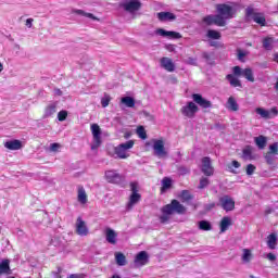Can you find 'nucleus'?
I'll return each instance as SVG.
<instances>
[{
  "mask_svg": "<svg viewBox=\"0 0 278 278\" xmlns=\"http://www.w3.org/2000/svg\"><path fill=\"white\" fill-rule=\"evenodd\" d=\"M186 212H188V208H186L184 204L177 200H172L169 204H166L161 208V215L159 217L160 223L164 225L170 220L173 214H186Z\"/></svg>",
  "mask_w": 278,
  "mask_h": 278,
  "instance_id": "nucleus-1",
  "label": "nucleus"
},
{
  "mask_svg": "<svg viewBox=\"0 0 278 278\" xmlns=\"http://www.w3.org/2000/svg\"><path fill=\"white\" fill-rule=\"evenodd\" d=\"M134 144H136L134 140L119 143L117 147L113 148V151H109V155L115 160H127L130 155L129 151L134 149Z\"/></svg>",
  "mask_w": 278,
  "mask_h": 278,
  "instance_id": "nucleus-2",
  "label": "nucleus"
},
{
  "mask_svg": "<svg viewBox=\"0 0 278 278\" xmlns=\"http://www.w3.org/2000/svg\"><path fill=\"white\" fill-rule=\"evenodd\" d=\"M215 10L217 12V16H220L223 21L227 23V21L233 18L236 16V11L233 7L225 3L216 4Z\"/></svg>",
  "mask_w": 278,
  "mask_h": 278,
  "instance_id": "nucleus-3",
  "label": "nucleus"
},
{
  "mask_svg": "<svg viewBox=\"0 0 278 278\" xmlns=\"http://www.w3.org/2000/svg\"><path fill=\"white\" fill-rule=\"evenodd\" d=\"M245 16L249 21H254V23L261 25V27H266V17L263 13L255 12V9L252 7L245 9Z\"/></svg>",
  "mask_w": 278,
  "mask_h": 278,
  "instance_id": "nucleus-4",
  "label": "nucleus"
},
{
  "mask_svg": "<svg viewBox=\"0 0 278 278\" xmlns=\"http://www.w3.org/2000/svg\"><path fill=\"white\" fill-rule=\"evenodd\" d=\"M130 197H129V202L127 204L128 210H131V207H134V205H136V203H138L141 199L140 193V186L138 185V182H130Z\"/></svg>",
  "mask_w": 278,
  "mask_h": 278,
  "instance_id": "nucleus-5",
  "label": "nucleus"
},
{
  "mask_svg": "<svg viewBox=\"0 0 278 278\" xmlns=\"http://www.w3.org/2000/svg\"><path fill=\"white\" fill-rule=\"evenodd\" d=\"M75 233L77 236H80L81 238H86L90 233V229L88 228V224H86V220L81 218V216H78L75 224H74Z\"/></svg>",
  "mask_w": 278,
  "mask_h": 278,
  "instance_id": "nucleus-6",
  "label": "nucleus"
},
{
  "mask_svg": "<svg viewBox=\"0 0 278 278\" xmlns=\"http://www.w3.org/2000/svg\"><path fill=\"white\" fill-rule=\"evenodd\" d=\"M180 112L186 118H194L199 112V105L194 101H189L180 109Z\"/></svg>",
  "mask_w": 278,
  "mask_h": 278,
  "instance_id": "nucleus-7",
  "label": "nucleus"
},
{
  "mask_svg": "<svg viewBox=\"0 0 278 278\" xmlns=\"http://www.w3.org/2000/svg\"><path fill=\"white\" fill-rule=\"evenodd\" d=\"M119 7L123 8L125 12H128L129 14H134L135 12H138L142 8V2L140 0H124Z\"/></svg>",
  "mask_w": 278,
  "mask_h": 278,
  "instance_id": "nucleus-8",
  "label": "nucleus"
},
{
  "mask_svg": "<svg viewBox=\"0 0 278 278\" xmlns=\"http://www.w3.org/2000/svg\"><path fill=\"white\" fill-rule=\"evenodd\" d=\"M91 134L93 141L91 143V150L94 151L101 147V143L103 142L101 140V127L99 124H91Z\"/></svg>",
  "mask_w": 278,
  "mask_h": 278,
  "instance_id": "nucleus-9",
  "label": "nucleus"
},
{
  "mask_svg": "<svg viewBox=\"0 0 278 278\" xmlns=\"http://www.w3.org/2000/svg\"><path fill=\"white\" fill-rule=\"evenodd\" d=\"M152 149L156 157H161V159L168 157V151H166V148L164 147V140L154 139Z\"/></svg>",
  "mask_w": 278,
  "mask_h": 278,
  "instance_id": "nucleus-10",
  "label": "nucleus"
},
{
  "mask_svg": "<svg viewBox=\"0 0 278 278\" xmlns=\"http://www.w3.org/2000/svg\"><path fill=\"white\" fill-rule=\"evenodd\" d=\"M218 205L224 208L225 212H233L236 210V201L229 195L219 198Z\"/></svg>",
  "mask_w": 278,
  "mask_h": 278,
  "instance_id": "nucleus-11",
  "label": "nucleus"
},
{
  "mask_svg": "<svg viewBox=\"0 0 278 278\" xmlns=\"http://www.w3.org/2000/svg\"><path fill=\"white\" fill-rule=\"evenodd\" d=\"M149 264V253L147 251H141L136 254L134 260V268H142V266H147Z\"/></svg>",
  "mask_w": 278,
  "mask_h": 278,
  "instance_id": "nucleus-12",
  "label": "nucleus"
},
{
  "mask_svg": "<svg viewBox=\"0 0 278 278\" xmlns=\"http://www.w3.org/2000/svg\"><path fill=\"white\" fill-rule=\"evenodd\" d=\"M203 23H205V25H217V27H225V25H227V22L224 21L218 14L206 15L203 17Z\"/></svg>",
  "mask_w": 278,
  "mask_h": 278,
  "instance_id": "nucleus-13",
  "label": "nucleus"
},
{
  "mask_svg": "<svg viewBox=\"0 0 278 278\" xmlns=\"http://www.w3.org/2000/svg\"><path fill=\"white\" fill-rule=\"evenodd\" d=\"M191 97H192L193 103H195V105H199L200 108H203L204 110L212 108V101L203 98V96H201V93H193Z\"/></svg>",
  "mask_w": 278,
  "mask_h": 278,
  "instance_id": "nucleus-14",
  "label": "nucleus"
},
{
  "mask_svg": "<svg viewBox=\"0 0 278 278\" xmlns=\"http://www.w3.org/2000/svg\"><path fill=\"white\" fill-rule=\"evenodd\" d=\"M105 179L109 184H121L125 177H123V175L118 174L116 170H106Z\"/></svg>",
  "mask_w": 278,
  "mask_h": 278,
  "instance_id": "nucleus-15",
  "label": "nucleus"
},
{
  "mask_svg": "<svg viewBox=\"0 0 278 278\" xmlns=\"http://www.w3.org/2000/svg\"><path fill=\"white\" fill-rule=\"evenodd\" d=\"M104 236L109 244H116L118 242V232L110 227L104 229Z\"/></svg>",
  "mask_w": 278,
  "mask_h": 278,
  "instance_id": "nucleus-16",
  "label": "nucleus"
},
{
  "mask_svg": "<svg viewBox=\"0 0 278 278\" xmlns=\"http://www.w3.org/2000/svg\"><path fill=\"white\" fill-rule=\"evenodd\" d=\"M202 173L206 175V177H212L214 175V167L212 166V160L207 156L202 159Z\"/></svg>",
  "mask_w": 278,
  "mask_h": 278,
  "instance_id": "nucleus-17",
  "label": "nucleus"
},
{
  "mask_svg": "<svg viewBox=\"0 0 278 278\" xmlns=\"http://www.w3.org/2000/svg\"><path fill=\"white\" fill-rule=\"evenodd\" d=\"M161 66L168 73H175V63L173 62V59L163 56L161 59Z\"/></svg>",
  "mask_w": 278,
  "mask_h": 278,
  "instance_id": "nucleus-18",
  "label": "nucleus"
},
{
  "mask_svg": "<svg viewBox=\"0 0 278 278\" xmlns=\"http://www.w3.org/2000/svg\"><path fill=\"white\" fill-rule=\"evenodd\" d=\"M5 149H9V151H18L21 149H23V142H21V140L18 139H14L11 141H7L4 143Z\"/></svg>",
  "mask_w": 278,
  "mask_h": 278,
  "instance_id": "nucleus-19",
  "label": "nucleus"
},
{
  "mask_svg": "<svg viewBox=\"0 0 278 278\" xmlns=\"http://www.w3.org/2000/svg\"><path fill=\"white\" fill-rule=\"evenodd\" d=\"M156 34L159 36H163V38H176V39L181 38V34L177 31H168V30H165L164 28L156 29Z\"/></svg>",
  "mask_w": 278,
  "mask_h": 278,
  "instance_id": "nucleus-20",
  "label": "nucleus"
},
{
  "mask_svg": "<svg viewBox=\"0 0 278 278\" xmlns=\"http://www.w3.org/2000/svg\"><path fill=\"white\" fill-rule=\"evenodd\" d=\"M226 110H229V112H238V110H240L238 101H236V98H233L232 96L229 97L226 102Z\"/></svg>",
  "mask_w": 278,
  "mask_h": 278,
  "instance_id": "nucleus-21",
  "label": "nucleus"
},
{
  "mask_svg": "<svg viewBox=\"0 0 278 278\" xmlns=\"http://www.w3.org/2000/svg\"><path fill=\"white\" fill-rule=\"evenodd\" d=\"M77 201L80 203V205H86V203H88V194L86 193V189H84V187H78Z\"/></svg>",
  "mask_w": 278,
  "mask_h": 278,
  "instance_id": "nucleus-22",
  "label": "nucleus"
},
{
  "mask_svg": "<svg viewBox=\"0 0 278 278\" xmlns=\"http://www.w3.org/2000/svg\"><path fill=\"white\" fill-rule=\"evenodd\" d=\"M242 159L249 162H251L252 160H255V154H253V147L247 146L242 150Z\"/></svg>",
  "mask_w": 278,
  "mask_h": 278,
  "instance_id": "nucleus-23",
  "label": "nucleus"
},
{
  "mask_svg": "<svg viewBox=\"0 0 278 278\" xmlns=\"http://www.w3.org/2000/svg\"><path fill=\"white\" fill-rule=\"evenodd\" d=\"M231 225H232L231 217H229V216L223 217L219 223L220 233H225V231H227V229H229V227H231Z\"/></svg>",
  "mask_w": 278,
  "mask_h": 278,
  "instance_id": "nucleus-24",
  "label": "nucleus"
},
{
  "mask_svg": "<svg viewBox=\"0 0 278 278\" xmlns=\"http://www.w3.org/2000/svg\"><path fill=\"white\" fill-rule=\"evenodd\" d=\"M156 16H157L159 21H161L163 23L166 21H175V18H177V16L170 12H160V13H156Z\"/></svg>",
  "mask_w": 278,
  "mask_h": 278,
  "instance_id": "nucleus-25",
  "label": "nucleus"
},
{
  "mask_svg": "<svg viewBox=\"0 0 278 278\" xmlns=\"http://www.w3.org/2000/svg\"><path fill=\"white\" fill-rule=\"evenodd\" d=\"M241 261L243 264H251V262L253 261V252L250 249H243Z\"/></svg>",
  "mask_w": 278,
  "mask_h": 278,
  "instance_id": "nucleus-26",
  "label": "nucleus"
},
{
  "mask_svg": "<svg viewBox=\"0 0 278 278\" xmlns=\"http://www.w3.org/2000/svg\"><path fill=\"white\" fill-rule=\"evenodd\" d=\"M58 112V102H52L48 104L45 109V116L46 118H49V116H53Z\"/></svg>",
  "mask_w": 278,
  "mask_h": 278,
  "instance_id": "nucleus-27",
  "label": "nucleus"
},
{
  "mask_svg": "<svg viewBox=\"0 0 278 278\" xmlns=\"http://www.w3.org/2000/svg\"><path fill=\"white\" fill-rule=\"evenodd\" d=\"M254 142H255V144H256V147L258 148V149H266V144H267V142H268V138H266L265 136H258V137H256L255 139H254Z\"/></svg>",
  "mask_w": 278,
  "mask_h": 278,
  "instance_id": "nucleus-28",
  "label": "nucleus"
},
{
  "mask_svg": "<svg viewBox=\"0 0 278 278\" xmlns=\"http://www.w3.org/2000/svg\"><path fill=\"white\" fill-rule=\"evenodd\" d=\"M10 260H4L0 263V275H10Z\"/></svg>",
  "mask_w": 278,
  "mask_h": 278,
  "instance_id": "nucleus-29",
  "label": "nucleus"
},
{
  "mask_svg": "<svg viewBox=\"0 0 278 278\" xmlns=\"http://www.w3.org/2000/svg\"><path fill=\"white\" fill-rule=\"evenodd\" d=\"M115 262L117 266H126L127 265V257L122 252L115 253Z\"/></svg>",
  "mask_w": 278,
  "mask_h": 278,
  "instance_id": "nucleus-30",
  "label": "nucleus"
},
{
  "mask_svg": "<svg viewBox=\"0 0 278 278\" xmlns=\"http://www.w3.org/2000/svg\"><path fill=\"white\" fill-rule=\"evenodd\" d=\"M226 79H228L230 86L233 88H242V83H240V79L236 78V76L228 74Z\"/></svg>",
  "mask_w": 278,
  "mask_h": 278,
  "instance_id": "nucleus-31",
  "label": "nucleus"
},
{
  "mask_svg": "<svg viewBox=\"0 0 278 278\" xmlns=\"http://www.w3.org/2000/svg\"><path fill=\"white\" fill-rule=\"evenodd\" d=\"M121 103L126 108H136V100L132 97H124L121 99Z\"/></svg>",
  "mask_w": 278,
  "mask_h": 278,
  "instance_id": "nucleus-32",
  "label": "nucleus"
},
{
  "mask_svg": "<svg viewBox=\"0 0 278 278\" xmlns=\"http://www.w3.org/2000/svg\"><path fill=\"white\" fill-rule=\"evenodd\" d=\"M273 45H275V38L266 37L263 39V47L266 51H273Z\"/></svg>",
  "mask_w": 278,
  "mask_h": 278,
  "instance_id": "nucleus-33",
  "label": "nucleus"
},
{
  "mask_svg": "<svg viewBox=\"0 0 278 278\" xmlns=\"http://www.w3.org/2000/svg\"><path fill=\"white\" fill-rule=\"evenodd\" d=\"M267 247L269 249H277V235L276 233H270L267 237Z\"/></svg>",
  "mask_w": 278,
  "mask_h": 278,
  "instance_id": "nucleus-34",
  "label": "nucleus"
},
{
  "mask_svg": "<svg viewBox=\"0 0 278 278\" xmlns=\"http://www.w3.org/2000/svg\"><path fill=\"white\" fill-rule=\"evenodd\" d=\"M255 112L261 116V118H264L265 121L270 119V112L264 108H256Z\"/></svg>",
  "mask_w": 278,
  "mask_h": 278,
  "instance_id": "nucleus-35",
  "label": "nucleus"
},
{
  "mask_svg": "<svg viewBox=\"0 0 278 278\" xmlns=\"http://www.w3.org/2000/svg\"><path fill=\"white\" fill-rule=\"evenodd\" d=\"M242 77H245L248 81H255V76H253V70H251V67H247L245 70H243Z\"/></svg>",
  "mask_w": 278,
  "mask_h": 278,
  "instance_id": "nucleus-36",
  "label": "nucleus"
},
{
  "mask_svg": "<svg viewBox=\"0 0 278 278\" xmlns=\"http://www.w3.org/2000/svg\"><path fill=\"white\" fill-rule=\"evenodd\" d=\"M179 197H180L182 203H188L189 201H192V199H193L190 191H188V190L181 191Z\"/></svg>",
  "mask_w": 278,
  "mask_h": 278,
  "instance_id": "nucleus-37",
  "label": "nucleus"
},
{
  "mask_svg": "<svg viewBox=\"0 0 278 278\" xmlns=\"http://www.w3.org/2000/svg\"><path fill=\"white\" fill-rule=\"evenodd\" d=\"M199 229H201V231H212V224H210V222L207 220H201L199 222Z\"/></svg>",
  "mask_w": 278,
  "mask_h": 278,
  "instance_id": "nucleus-38",
  "label": "nucleus"
},
{
  "mask_svg": "<svg viewBox=\"0 0 278 278\" xmlns=\"http://www.w3.org/2000/svg\"><path fill=\"white\" fill-rule=\"evenodd\" d=\"M74 14L86 16L87 18H91L92 21H99V18L94 16L92 13H86L84 10H74Z\"/></svg>",
  "mask_w": 278,
  "mask_h": 278,
  "instance_id": "nucleus-39",
  "label": "nucleus"
},
{
  "mask_svg": "<svg viewBox=\"0 0 278 278\" xmlns=\"http://www.w3.org/2000/svg\"><path fill=\"white\" fill-rule=\"evenodd\" d=\"M206 36L212 40H220V33H218V30L208 29Z\"/></svg>",
  "mask_w": 278,
  "mask_h": 278,
  "instance_id": "nucleus-40",
  "label": "nucleus"
},
{
  "mask_svg": "<svg viewBox=\"0 0 278 278\" xmlns=\"http://www.w3.org/2000/svg\"><path fill=\"white\" fill-rule=\"evenodd\" d=\"M170 186H173V180H170V178H164L162 180V192H165V190H168V188H170Z\"/></svg>",
  "mask_w": 278,
  "mask_h": 278,
  "instance_id": "nucleus-41",
  "label": "nucleus"
},
{
  "mask_svg": "<svg viewBox=\"0 0 278 278\" xmlns=\"http://www.w3.org/2000/svg\"><path fill=\"white\" fill-rule=\"evenodd\" d=\"M247 55H249V51H244L242 49H237V58H238L239 62H244V58H247Z\"/></svg>",
  "mask_w": 278,
  "mask_h": 278,
  "instance_id": "nucleus-42",
  "label": "nucleus"
},
{
  "mask_svg": "<svg viewBox=\"0 0 278 278\" xmlns=\"http://www.w3.org/2000/svg\"><path fill=\"white\" fill-rule=\"evenodd\" d=\"M112 101V97L110 94L105 93L103 98L101 99V105L102 108H108L110 105V102Z\"/></svg>",
  "mask_w": 278,
  "mask_h": 278,
  "instance_id": "nucleus-43",
  "label": "nucleus"
},
{
  "mask_svg": "<svg viewBox=\"0 0 278 278\" xmlns=\"http://www.w3.org/2000/svg\"><path fill=\"white\" fill-rule=\"evenodd\" d=\"M265 161L267 164L271 165L275 163V154L270 153V152H266L264 154Z\"/></svg>",
  "mask_w": 278,
  "mask_h": 278,
  "instance_id": "nucleus-44",
  "label": "nucleus"
},
{
  "mask_svg": "<svg viewBox=\"0 0 278 278\" xmlns=\"http://www.w3.org/2000/svg\"><path fill=\"white\" fill-rule=\"evenodd\" d=\"M137 136H139V138H141V140H147V130H144V127L139 126L137 128Z\"/></svg>",
  "mask_w": 278,
  "mask_h": 278,
  "instance_id": "nucleus-45",
  "label": "nucleus"
},
{
  "mask_svg": "<svg viewBox=\"0 0 278 278\" xmlns=\"http://www.w3.org/2000/svg\"><path fill=\"white\" fill-rule=\"evenodd\" d=\"M267 152L271 153L273 155H278V142L269 144V150Z\"/></svg>",
  "mask_w": 278,
  "mask_h": 278,
  "instance_id": "nucleus-46",
  "label": "nucleus"
},
{
  "mask_svg": "<svg viewBox=\"0 0 278 278\" xmlns=\"http://www.w3.org/2000/svg\"><path fill=\"white\" fill-rule=\"evenodd\" d=\"M207 186H210V179H207L205 177L201 178L199 189L203 190V188H207Z\"/></svg>",
  "mask_w": 278,
  "mask_h": 278,
  "instance_id": "nucleus-47",
  "label": "nucleus"
},
{
  "mask_svg": "<svg viewBox=\"0 0 278 278\" xmlns=\"http://www.w3.org/2000/svg\"><path fill=\"white\" fill-rule=\"evenodd\" d=\"M67 116H68V112H66V111H60V112L58 113V119H59L61 123L64 122V119L67 118Z\"/></svg>",
  "mask_w": 278,
  "mask_h": 278,
  "instance_id": "nucleus-48",
  "label": "nucleus"
},
{
  "mask_svg": "<svg viewBox=\"0 0 278 278\" xmlns=\"http://www.w3.org/2000/svg\"><path fill=\"white\" fill-rule=\"evenodd\" d=\"M62 146L60 143H51L50 144V151H52V153H58V151H60V148Z\"/></svg>",
  "mask_w": 278,
  "mask_h": 278,
  "instance_id": "nucleus-49",
  "label": "nucleus"
},
{
  "mask_svg": "<svg viewBox=\"0 0 278 278\" xmlns=\"http://www.w3.org/2000/svg\"><path fill=\"white\" fill-rule=\"evenodd\" d=\"M245 172H247V175H253V173H255V165L249 164V165L247 166Z\"/></svg>",
  "mask_w": 278,
  "mask_h": 278,
  "instance_id": "nucleus-50",
  "label": "nucleus"
},
{
  "mask_svg": "<svg viewBox=\"0 0 278 278\" xmlns=\"http://www.w3.org/2000/svg\"><path fill=\"white\" fill-rule=\"evenodd\" d=\"M232 71H233V75H236L237 77H240V75H242L244 70H242L240 66H235Z\"/></svg>",
  "mask_w": 278,
  "mask_h": 278,
  "instance_id": "nucleus-51",
  "label": "nucleus"
},
{
  "mask_svg": "<svg viewBox=\"0 0 278 278\" xmlns=\"http://www.w3.org/2000/svg\"><path fill=\"white\" fill-rule=\"evenodd\" d=\"M178 173L179 175H188V173H190V168L181 166L178 168Z\"/></svg>",
  "mask_w": 278,
  "mask_h": 278,
  "instance_id": "nucleus-52",
  "label": "nucleus"
},
{
  "mask_svg": "<svg viewBox=\"0 0 278 278\" xmlns=\"http://www.w3.org/2000/svg\"><path fill=\"white\" fill-rule=\"evenodd\" d=\"M268 112H269L270 118H273L274 116H277L278 114V110L276 106L271 108Z\"/></svg>",
  "mask_w": 278,
  "mask_h": 278,
  "instance_id": "nucleus-53",
  "label": "nucleus"
},
{
  "mask_svg": "<svg viewBox=\"0 0 278 278\" xmlns=\"http://www.w3.org/2000/svg\"><path fill=\"white\" fill-rule=\"evenodd\" d=\"M33 23H34V18L30 17V18H27V20H26L25 25H26V27H28L29 29H31Z\"/></svg>",
  "mask_w": 278,
  "mask_h": 278,
  "instance_id": "nucleus-54",
  "label": "nucleus"
},
{
  "mask_svg": "<svg viewBox=\"0 0 278 278\" xmlns=\"http://www.w3.org/2000/svg\"><path fill=\"white\" fill-rule=\"evenodd\" d=\"M267 260H269V262H275V260H277V256L273 253H268L267 254Z\"/></svg>",
  "mask_w": 278,
  "mask_h": 278,
  "instance_id": "nucleus-55",
  "label": "nucleus"
},
{
  "mask_svg": "<svg viewBox=\"0 0 278 278\" xmlns=\"http://www.w3.org/2000/svg\"><path fill=\"white\" fill-rule=\"evenodd\" d=\"M214 207H216V204H215V203H211V204H206V205H205V210H206L207 212H210V210H214Z\"/></svg>",
  "mask_w": 278,
  "mask_h": 278,
  "instance_id": "nucleus-56",
  "label": "nucleus"
},
{
  "mask_svg": "<svg viewBox=\"0 0 278 278\" xmlns=\"http://www.w3.org/2000/svg\"><path fill=\"white\" fill-rule=\"evenodd\" d=\"M71 278H86V275H84V274H72Z\"/></svg>",
  "mask_w": 278,
  "mask_h": 278,
  "instance_id": "nucleus-57",
  "label": "nucleus"
},
{
  "mask_svg": "<svg viewBox=\"0 0 278 278\" xmlns=\"http://www.w3.org/2000/svg\"><path fill=\"white\" fill-rule=\"evenodd\" d=\"M165 49L167 51H169L170 53H173V51H175V46L174 45H167V46H165Z\"/></svg>",
  "mask_w": 278,
  "mask_h": 278,
  "instance_id": "nucleus-58",
  "label": "nucleus"
},
{
  "mask_svg": "<svg viewBox=\"0 0 278 278\" xmlns=\"http://www.w3.org/2000/svg\"><path fill=\"white\" fill-rule=\"evenodd\" d=\"M232 166H233V168H240V162H238V161H232Z\"/></svg>",
  "mask_w": 278,
  "mask_h": 278,
  "instance_id": "nucleus-59",
  "label": "nucleus"
},
{
  "mask_svg": "<svg viewBox=\"0 0 278 278\" xmlns=\"http://www.w3.org/2000/svg\"><path fill=\"white\" fill-rule=\"evenodd\" d=\"M54 92H55V94H58V97H61V94H62V90H60V89H55Z\"/></svg>",
  "mask_w": 278,
  "mask_h": 278,
  "instance_id": "nucleus-60",
  "label": "nucleus"
},
{
  "mask_svg": "<svg viewBox=\"0 0 278 278\" xmlns=\"http://www.w3.org/2000/svg\"><path fill=\"white\" fill-rule=\"evenodd\" d=\"M191 205H192V207H193V212H195L197 207H199V203H193V204H191Z\"/></svg>",
  "mask_w": 278,
  "mask_h": 278,
  "instance_id": "nucleus-61",
  "label": "nucleus"
},
{
  "mask_svg": "<svg viewBox=\"0 0 278 278\" xmlns=\"http://www.w3.org/2000/svg\"><path fill=\"white\" fill-rule=\"evenodd\" d=\"M110 278H123V277H121V275H118V274H114Z\"/></svg>",
  "mask_w": 278,
  "mask_h": 278,
  "instance_id": "nucleus-62",
  "label": "nucleus"
},
{
  "mask_svg": "<svg viewBox=\"0 0 278 278\" xmlns=\"http://www.w3.org/2000/svg\"><path fill=\"white\" fill-rule=\"evenodd\" d=\"M3 71V63L0 62V73Z\"/></svg>",
  "mask_w": 278,
  "mask_h": 278,
  "instance_id": "nucleus-63",
  "label": "nucleus"
},
{
  "mask_svg": "<svg viewBox=\"0 0 278 278\" xmlns=\"http://www.w3.org/2000/svg\"><path fill=\"white\" fill-rule=\"evenodd\" d=\"M172 80L174 84H177V78L174 77V78H172Z\"/></svg>",
  "mask_w": 278,
  "mask_h": 278,
  "instance_id": "nucleus-64",
  "label": "nucleus"
}]
</instances>
